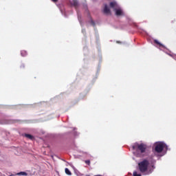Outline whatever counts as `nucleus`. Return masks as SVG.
Returning <instances> with one entry per match:
<instances>
[{"label":"nucleus","mask_w":176,"mask_h":176,"mask_svg":"<svg viewBox=\"0 0 176 176\" xmlns=\"http://www.w3.org/2000/svg\"><path fill=\"white\" fill-rule=\"evenodd\" d=\"M155 155L157 156V157H162V156H164L166 152H167V145L163 142H157L155 144Z\"/></svg>","instance_id":"1"},{"label":"nucleus","mask_w":176,"mask_h":176,"mask_svg":"<svg viewBox=\"0 0 176 176\" xmlns=\"http://www.w3.org/2000/svg\"><path fill=\"white\" fill-rule=\"evenodd\" d=\"M132 148L133 149V151H135L134 152V155H136L137 157H141V153H145V152L146 151V146L144 143H134L132 145Z\"/></svg>","instance_id":"2"},{"label":"nucleus","mask_w":176,"mask_h":176,"mask_svg":"<svg viewBox=\"0 0 176 176\" xmlns=\"http://www.w3.org/2000/svg\"><path fill=\"white\" fill-rule=\"evenodd\" d=\"M149 166V161L144 160L138 163V168L140 173H146L148 171V167Z\"/></svg>","instance_id":"3"},{"label":"nucleus","mask_w":176,"mask_h":176,"mask_svg":"<svg viewBox=\"0 0 176 176\" xmlns=\"http://www.w3.org/2000/svg\"><path fill=\"white\" fill-rule=\"evenodd\" d=\"M104 13H105L106 14H111V10L107 4H104Z\"/></svg>","instance_id":"4"},{"label":"nucleus","mask_w":176,"mask_h":176,"mask_svg":"<svg viewBox=\"0 0 176 176\" xmlns=\"http://www.w3.org/2000/svg\"><path fill=\"white\" fill-rule=\"evenodd\" d=\"M116 16H123V11L121 9L116 10Z\"/></svg>","instance_id":"5"},{"label":"nucleus","mask_w":176,"mask_h":176,"mask_svg":"<svg viewBox=\"0 0 176 176\" xmlns=\"http://www.w3.org/2000/svg\"><path fill=\"white\" fill-rule=\"evenodd\" d=\"M25 137L26 138H28L29 140H34V137L32 136V135L28 134V133H25Z\"/></svg>","instance_id":"6"},{"label":"nucleus","mask_w":176,"mask_h":176,"mask_svg":"<svg viewBox=\"0 0 176 176\" xmlns=\"http://www.w3.org/2000/svg\"><path fill=\"white\" fill-rule=\"evenodd\" d=\"M15 175H25L27 176L28 175V173H27L26 172H19L15 174Z\"/></svg>","instance_id":"7"},{"label":"nucleus","mask_w":176,"mask_h":176,"mask_svg":"<svg viewBox=\"0 0 176 176\" xmlns=\"http://www.w3.org/2000/svg\"><path fill=\"white\" fill-rule=\"evenodd\" d=\"M65 174H67V175H72V173H71V171L69 170V169H68V168H65Z\"/></svg>","instance_id":"8"},{"label":"nucleus","mask_w":176,"mask_h":176,"mask_svg":"<svg viewBox=\"0 0 176 176\" xmlns=\"http://www.w3.org/2000/svg\"><path fill=\"white\" fill-rule=\"evenodd\" d=\"M116 5H117L116 2L112 1L110 3V8H116Z\"/></svg>","instance_id":"9"},{"label":"nucleus","mask_w":176,"mask_h":176,"mask_svg":"<svg viewBox=\"0 0 176 176\" xmlns=\"http://www.w3.org/2000/svg\"><path fill=\"white\" fill-rule=\"evenodd\" d=\"M78 5L79 3L76 0L73 1V6H74L75 8H78Z\"/></svg>","instance_id":"10"},{"label":"nucleus","mask_w":176,"mask_h":176,"mask_svg":"<svg viewBox=\"0 0 176 176\" xmlns=\"http://www.w3.org/2000/svg\"><path fill=\"white\" fill-rule=\"evenodd\" d=\"M21 54L22 57H25V56H27V51H25V50H22V51L21 52Z\"/></svg>","instance_id":"11"},{"label":"nucleus","mask_w":176,"mask_h":176,"mask_svg":"<svg viewBox=\"0 0 176 176\" xmlns=\"http://www.w3.org/2000/svg\"><path fill=\"white\" fill-rule=\"evenodd\" d=\"M147 41L148 42H150L151 43H152V45H153V43H155V39H153V38H147Z\"/></svg>","instance_id":"12"},{"label":"nucleus","mask_w":176,"mask_h":176,"mask_svg":"<svg viewBox=\"0 0 176 176\" xmlns=\"http://www.w3.org/2000/svg\"><path fill=\"white\" fill-rule=\"evenodd\" d=\"M133 176H141V174L137 173V171L133 172Z\"/></svg>","instance_id":"13"},{"label":"nucleus","mask_w":176,"mask_h":176,"mask_svg":"<svg viewBox=\"0 0 176 176\" xmlns=\"http://www.w3.org/2000/svg\"><path fill=\"white\" fill-rule=\"evenodd\" d=\"M20 68L21 69H24V68H25V65L24 64H21V66H20Z\"/></svg>","instance_id":"14"},{"label":"nucleus","mask_w":176,"mask_h":176,"mask_svg":"<svg viewBox=\"0 0 176 176\" xmlns=\"http://www.w3.org/2000/svg\"><path fill=\"white\" fill-rule=\"evenodd\" d=\"M85 164H87L88 166H90V160H85Z\"/></svg>","instance_id":"15"},{"label":"nucleus","mask_w":176,"mask_h":176,"mask_svg":"<svg viewBox=\"0 0 176 176\" xmlns=\"http://www.w3.org/2000/svg\"><path fill=\"white\" fill-rule=\"evenodd\" d=\"M91 25H94V26L96 25V23H94V21H91Z\"/></svg>","instance_id":"16"},{"label":"nucleus","mask_w":176,"mask_h":176,"mask_svg":"<svg viewBox=\"0 0 176 176\" xmlns=\"http://www.w3.org/2000/svg\"><path fill=\"white\" fill-rule=\"evenodd\" d=\"M155 42L157 45H160V46H163V45L160 44L159 42H157V41H155Z\"/></svg>","instance_id":"17"},{"label":"nucleus","mask_w":176,"mask_h":176,"mask_svg":"<svg viewBox=\"0 0 176 176\" xmlns=\"http://www.w3.org/2000/svg\"><path fill=\"white\" fill-rule=\"evenodd\" d=\"M52 2H54V3H56V2H58V0H51Z\"/></svg>","instance_id":"18"},{"label":"nucleus","mask_w":176,"mask_h":176,"mask_svg":"<svg viewBox=\"0 0 176 176\" xmlns=\"http://www.w3.org/2000/svg\"><path fill=\"white\" fill-rule=\"evenodd\" d=\"M116 43H122V41H116Z\"/></svg>","instance_id":"19"},{"label":"nucleus","mask_w":176,"mask_h":176,"mask_svg":"<svg viewBox=\"0 0 176 176\" xmlns=\"http://www.w3.org/2000/svg\"><path fill=\"white\" fill-rule=\"evenodd\" d=\"M153 149H154V147H153Z\"/></svg>","instance_id":"20"}]
</instances>
